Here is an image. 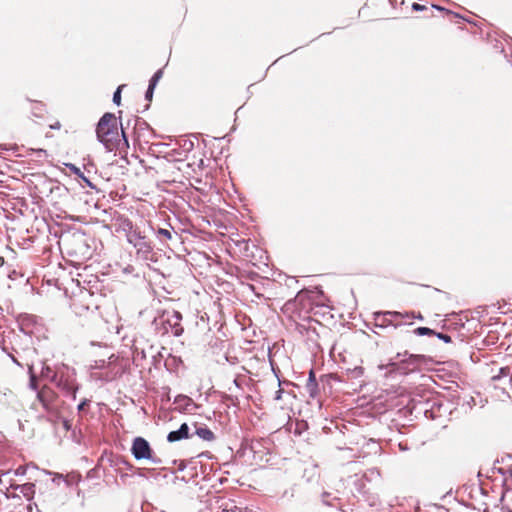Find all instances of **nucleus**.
Returning <instances> with one entry per match:
<instances>
[{
	"mask_svg": "<svg viewBox=\"0 0 512 512\" xmlns=\"http://www.w3.org/2000/svg\"><path fill=\"white\" fill-rule=\"evenodd\" d=\"M156 238L161 243H166L167 241L172 239V230L166 229V228H158L155 231Z\"/></svg>",
	"mask_w": 512,
	"mask_h": 512,
	"instance_id": "17",
	"label": "nucleus"
},
{
	"mask_svg": "<svg viewBox=\"0 0 512 512\" xmlns=\"http://www.w3.org/2000/svg\"><path fill=\"white\" fill-rule=\"evenodd\" d=\"M124 87V85H120L116 91L114 92L113 94V102L116 104V105H120V102H121V90L122 88Z\"/></svg>",
	"mask_w": 512,
	"mask_h": 512,
	"instance_id": "27",
	"label": "nucleus"
},
{
	"mask_svg": "<svg viewBox=\"0 0 512 512\" xmlns=\"http://www.w3.org/2000/svg\"><path fill=\"white\" fill-rule=\"evenodd\" d=\"M43 111H44L43 105L41 103H35V105L33 107V114L36 117H41Z\"/></svg>",
	"mask_w": 512,
	"mask_h": 512,
	"instance_id": "28",
	"label": "nucleus"
},
{
	"mask_svg": "<svg viewBox=\"0 0 512 512\" xmlns=\"http://www.w3.org/2000/svg\"><path fill=\"white\" fill-rule=\"evenodd\" d=\"M233 384L236 388L238 389H242V386H241V379L239 377H236L234 380H233Z\"/></svg>",
	"mask_w": 512,
	"mask_h": 512,
	"instance_id": "39",
	"label": "nucleus"
},
{
	"mask_svg": "<svg viewBox=\"0 0 512 512\" xmlns=\"http://www.w3.org/2000/svg\"><path fill=\"white\" fill-rule=\"evenodd\" d=\"M399 396L403 399V398H406V396H404L403 392H400L399 393Z\"/></svg>",
	"mask_w": 512,
	"mask_h": 512,
	"instance_id": "50",
	"label": "nucleus"
},
{
	"mask_svg": "<svg viewBox=\"0 0 512 512\" xmlns=\"http://www.w3.org/2000/svg\"><path fill=\"white\" fill-rule=\"evenodd\" d=\"M55 373V370H53L51 367L43 364L41 368V377L48 379L51 381V376Z\"/></svg>",
	"mask_w": 512,
	"mask_h": 512,
	"instance_id": "23",
	"label": "nucleus"
},
{
	"mask_svg": "<svg viewBox=\"0 0 512 512\" xmlns=\"http://www.w3.org/2000/svg\"><path fill=\"white\" fill-rule=\"evenodd\" d=\"M377 316L380 317V316H384V314L382 313H377Z\"/></svg>",
	"mask_w": 512,
	"mask_h": 512,
	"instance_id": "52",
	"label": "nucleus"
},
{
	"mask_svg": "<svg viewBox=\"0 0 512 512\" xmlns=\"http://www.w3.org/2000/svg\"><path fill=\"white\" fill-rule=\"evenodd\" d=\"M131 453L136 460H149L153 464H161V459L153 454L149 442L142 438L136 437L132 442Z\"/></svg>",
	"mask_w": 512,
	"mask_h": 512,
	"instance_id": "7",
	"label": "nucleus"
},
{
	"mask_svg": "<svg viewBox=\"0 0 512 512\" xmlns=\"http://www.w3.org/2000/svg\"><path fill=\"white\" fill-rule=\"evenodd\" d=\"M24 474H25V469L23 467H18L15 470V475H24Z\"/></svg>",
	"mask_w": 512,
	"mask_h": 512,
	"instance_id": "42",
	"label": "nucleus"
},
{
	"mask_svg": "<svg viewBox=\"0 0 512 512\" xmlns=\"http://www.w3.org/2000/svg\"><path fill=\"white\" fill-rule=\"evenodd\" d=\"M217 511L212 512H254L250 509H242L236 506L235 502L230 499L216 498L215 501Z\"/></svg>",
	"mask_w": 512,
	"mask_h": 512,
	"instance_id": "9",
	"label": "nucleus"
},
{
	"mask_svg": "<svg viewBox=\"0 0 512 512\" xmlns=\"http://www.w3.org/2000/svg\"><path fill=\"white\" fill-rule=\"evenodd\" d=\"M53 382L67 396L76 398L78 386L76 384V372L73 368L62 364L55 369V373L51 376Z\"/></svg>",
	"mask_w": 512,
	"mask_h": 512,
	"instance_id": "5",
	"label": "nucleus"
},
{
	"mask_svg": "<svg viewBox=\"0 0 512 512\" xmlns=\"http://www.w3.org/2000/svg\"><path fill=\"white\" fill-rule=\"evenodd\" d=\"M30 387L33 389V390H37V385H36V377L34 374H31L30 375Z\"/></svg>",
	"mask_w": 512,
	"mask_h": 512,
	"instance_id": "34",
	"label": "nucleus"
},
{
	"mask_svg": "<svg viewBox=\"0 0 512 512\" xmlns=\"http://www.w3.org/2000/svg\"><path fill=\"white\" fill-rule=\"evenodd\" d=\"M182 314L179 311H164L154 319L155 330L160 335L172 334L179 337L183 334L184 328L181 324Z\"/></svg>",
	"mask_w": 512,
	"mask_h": 512,
	"instance_id": "4",
	"label": "nucleus"
},
{
	"mask_svg": "<svg viewBox=\"0 0 512 512\" xmlns=\"http://www.w3.org/2000/svg\"><path fill=\"white\" fill-rule=\"evenodd\" d=\"M139 357L142 358V359L145 358L146 357L145 352H144V350L138 351V349L135 348L134 360H137Z\"/></svg>",
	"mask_w": 512,
	"mask_h": 512,
	"instance_id": "33",
	"label": "nucleus"
},
{
	"mask_svg": "<svg viewBox=\"0 0 512 512\" xmlns=\"http://www.w3.org/2000/svg\"><path fill=\"white\" fill-rule=\"evenodd\" d=\"M330 494L327 492H324L322 494V502L327 506H333V503L329 500Z\"/></svg>",
	"mask_w": 512,
	"mask_h": 512,
	"instance_id": "31",
	"label": "nucleus"
},
{
	"mask_svg": "<svg viewBox=\"0 0 512 512\" xmlns=\"http://www.w3.org/2000/svg\"><path fill=\"white\" fill-rule=\"evenodd\" d=\"M52 129H60L61 124L59 122H56L54 125L50 126Z\"/></svg>",
	"mask_w": 512,
	"mask_h": 512,
	"instance_id": "45",
	"label": "nucleus"
},
{
	"mask_svg": "<svg viewBox=\"0 0 512 512\" xmlns=\"http://www.w3.org/2000/svg\"><path fill=\"white\" fill-rule=\"evenodd\" d=\"M127 242L136 249V253L139 257L145 260L150 259L153 247L150 240L140 228L127 239Z\"/></svg>",
	"mask_w": 512,
	"mask_h": 512,
	"instance_id": "8",
	"label": "nucleus"
},
{
	"mask_svg": "<svg viewBox=\"0 0 512 512\" xmlns=\"http://www.w3.org/2000/svg\"><path fill=\"white\" fill-rule=\"evenodd\" d=\"M420 399L416 400L415 398L412 401L416 402L417 405L421 404H429L431 402V392L427 390H423V394H418Z\"/></svg>",
	"mask_w": 512,
	"mask_h": 512,
	"instance_id": "22",
	"label": "nucleus"
},
{
	"mask_svg": "<svg viewBox=\"0 0 512 512\" xmlns=\"http://www.w3.org/2000/svg\"><path fill=\"white\" fill-rule=\"evenodd\" d=\"M10 488L18 490L28 500H30L35 493V485L33 483H25L22 485L12 484Z\"/></svg>",
	"mask_w": 512,
	"mask_h": 512,
	"instance_id": "12",
	"label": "nucleus"
},
{
	"mask_svg": "<svg viewBox=\"0 0 512 512\" xmlns=\"http://www.w3.org/2000/svg\"><path fill=\"white\" fill-rule=\"evenodd\" d=\"M189 430V426L186 423H183L178 430L169 432L167 435V441L172 443L188 439L190 437Z\"/></svg>",
	"mask_w": 512,
	"mask_h": 512,
	"instance_id": "11",
	"label": "nucleus"
},
{
	"mask_svg": "<svg viewBox=\"0 0 512 512\" xmlns=\"http://www.w3.org/2000/svg\"><path fill=\"white\" fill-rule=\"evenodd\" d=\"M421 410L424 412L425 415H427V413L429 412L428 409H421Z\"/></svg>",
	"mask_w": 512,
	"mask_h": 512,
	"instance_id": "51",
	"label": "nucleus"
},
{
	"mask_svg": "<svg viewBox=\"0 0 512 512\" xmlns=\"http://www.w3.org/2000/svg\"><path fill=\"white\" fill-rule=\"evenodd\" d=\"M71 307L75 314L82 316L86 312L98 309V303L94 293L89 290H81L72 298Z\"/></svg>",
	"mask_w": 512,
	"mask_h": 512,
	"instance_id": "6",
	"label": "nucleus"
},
{
	"mask_svg": "<svg viewBox=\"0 0 512 512\" xmlns=\"http://www.w3.org/2000/svg\"><path fill=\"white\" fill-rule=\"evenodd\" d=\"M117 374H118V372H113L112 370H109L107 372H99V373L95 372L94 377L99 380L109 382V381L114 380L117 377Z\"/></svg>",
	"mask_w": 512,
	"mask_h": 512,
	"instance_id": "20",
	"label": "nucleus"
},
{
	"mask_svg": "<svg viewBox=\"0 0 512 512\" xmlns=\"http://www.w3.org/2000/svg\"><path fill=\"white\" fill-rule=\"evenodd\" d=\"M52 395H53L52 391L48 388H43L37 394L39 401L42 403L43 407L47 411H49L51 409L50 398L52 397Z\"/></svg>",
	"mask_w": 512,
	"mask_h": 512,
	"instance_id": "13",
	"label": "nucleus"
},
{
	"mask_svg": "<svg viewBox=\"0 0 512 512\" xmlns=\"http://www.w3.org/2000/svg\"><path fill=\"white\" fill-rule=\"evenodd\" d=\"M412 9L414 11H422V10H425L426 7L424 5L419 4V3H413L412 4Z\"/></svg>",
	"mask_w": 512,
	"mask_h": 512,
	"instance_id": "36",
	"label": "nucleus"
},
{
	"mask_svg": "<svg viewBox=\"0 0 512 512\" xmlns=\"http://www.w3.org/2000/svg\"><path fill=\"white\" fill-rule=\"evenodd\" d=\"M307 381H317V380H316V376H315V372H314V370H313V369H311V370L309 371V375H308V379H307Z\"/></svg>",
	"mask_w": 512,
	"mask_h": 512,
	"instance_id": "38",
	"label": "nucleus"
},
{
	"mask_svg": "<svg viewBox=\"0 0 512 512\" xmlns=\"http://www.w3.org/2000/svg\"><path fill=\"white\" fill-rule=\"evenodd\" d=\"M305 389L310 398L315 399L319 395V385L317 381H307Z\"/></svg>",
	"mask_w": 512,
	"mask_h": 512,
	"instance_id": "18",
	"label": "nucleus"
},
{
	"mask_svg": "<svg viewBox=\"0 0 512 512\" xmlns=\"http://www.w3.org/2000/svg\"><path fill=\"white\" fill-rule=\"evenodd\" d=\"M163 76V70L162 69H159L157 70L154 75L151 77L150 81H149V85L150 86H153V87H156L158 82L160 81V79L162 78Z\"/></svg>",
	"mask_w": 512,
	"mask_h": 512,
	"instance_id": "24",
	"label": "nucleus"
},
{
	"mask_svg": "<svg viewBox=\"0 0 512 512\" xmlns=\"http://www.w3.org/2000/svg\"><path fill=\"white\" fill-rule=\"evenodd\" d=\"M135 124H134V134L139 137L140 136V132L141 131H144V130H148L149 126L148 124L144 121V120H141V119H135L134 120Z\"/></svg>",
	"mask_w": 512,
	"mask_h": 512,
	"instance_id": "21",
	"label": "nucleus"
},
{
	"mask_svg": "<svg viewBox=\"0 0 512 512\" xmlns=\"http://www.w3.org/2000/svg\"><path fill=\"white\" fill-rule=\"evenodd\" d=\"M394 398V396H392L390 393H388L386 391V400H385V403H386V412H388V406H392V404H389L390 401H392V399Z\"/></svg>",
	"mask_w": 512,
	"mask_h": 512,
	"instance_id": "35",
	"label": "nucleus"
},
{
	"mask_svg": "<svg viewBox=\"0 0 512 512\" xmlns=\"http://www.w3.org/2000/svg\"><path fill=\"white\" fill-rule=\"evenodd\" d=\"M195 434L205 441H213L215 439L214 433L206 426L204 427H197Z\"/></svg>",
	"mask_w": 512,
	"mask_h": 512,
	"instance_id": "15",
	"label": "nucleus"
},
{
	"mask_svg": "<svg viewBox=\"0 0 512 512\" xmlns=\"http://www.w3.org/2000/svg\"><path fill=\"white\" fill-rule=\"evenodd\" d=\"M5 496H6V498H8V499H9V498H19V496H18L17 494H15V493H10V492H9V489H7V491L5 492Z\"/></svg>",
	"mask_w": 512,
	"mask_h": 512,
	"instance_id": "40",
	"label": "nucleus"
},
{
	"mask_svg": "<svg viewBox=\"0 0 512 512\" xmlns=\"http://www.w3.org/2000/svg\"><path fill=\"white\" fill-rule=\"evenodd\" d=\"M423 362V356L409 354L407 351L397 353L395 357L390 358L386 364V378L393 375H407L417 371Z\"/></svg>",
	"mask_w": 512,
	"mask_h": 512,
	"instance_id": "3",
	"label": "nucleus"
},
{
	"mask_svg": "<svg viewBox=\"0 0 512 512\" xmlns=\"http://www.w3.org/2000/svg\"><path fill=\"white\" fill-rule=\"evenodd\" d=\"M93 367L95 369L103 370L106 368V361L105 360L95 361V365Z\"/></svg>",
	"mask_w": 512,
	"mask_h": 512,
	"instance_id": "32",
	"label": "nucleus"
},
{
	"mask_svg": "<svg viewBox=\"0 0 512 512\" xmlns=\"http://www.w3.org/2000/svg\"><path fill=\"white\" fill-rule=\"evenodd\" d=\"M414 333L416 335H419V336H424V335H435L436 332L430 328H427V327H418L414 330Z\"/></svg>",
	"mask_w": 512,
	"mask_h": 512,
	"instance_id": "25",
	"label": "nucleus"
},
{
	"mask_svg": "<svg viewBox=\"0 0 512 512\" xmlns=\"http://www.w3.org/2000/svg\"><path fill=\"white\" fill-rule=\"evenodd\" d=\"M421 379L423 380V383H421V386H426L427 383L430 381V377L421 375Z\"/></svg>",
	"mask_w": 512,
	"mask_h": 512,
	"instance_id": "41",
	"label": "nucleus"
},
{
	"mask_svg": "<svg viewBox=\"0 0 512 512\" xmlns=\"http://www.w3.org/2000/svg\"><path fill=\"white\" fill-rule=\"evenodd\" d=\"M399 448L401 450H407V446L403 445L402 443H399Z\"/></svg>",
	"mask_w": 512,
	"mask_h": 512,
	"instance_id": "47",
	"label": "nucleus"
},
{
	"mask_svg": "<svg viewBox=\"0 0 512 512\" xmlns=\"http://www.w3.org/2000/svg\"><path fill=\"white\" fill-rule=\"evenodd\" d=\"M174 403L178 404L184 410H189V406L193 404V401L190 397L185 395H178L175 398Z\"/></svg>",
	"mask_w": 512,
	"mask_h": 512,
	"instance_id": "19",
	"label": "nucleus"
},
{
	"mask_svg": "<svg viewBox=\"0 0 512 512\" xmlns=\"http://www.w3.org/2000/svg\"><path fill=\"white\" fill-rule=\"evenodd\" d=\"M385 315H386V316H387V315H396V313H392V312H388V311H386V312H385Z\"/></svg>",
	"mask_w": 512,
	"mask_h": 512,
	"instance_id": "49",
	"label": "nucleus"
},
{
	"mask_svg": "<svg viewBox=\"0 0 512 512\" xmlns=\"http://www.w3.org/2000/svg\"><path fill=\"white\" fill-rule=\"evenodd\" d=\"M364 479L367 481V482H375L377 485H380L381 484V473L378 469H369L365 474H364Z\"/></svg>",
	"mask_w": 512,
	"mask_h": 512,
	"instance_id": "16",
	"label": "nucleus"
},
{
	"mask_svg": "<svg viewBox=\"0 0 512 512\" xmlns=\"http://www.w3.org/2000/svg\"><path fill=\"white\" fill-rule=\"evenodd\" d=\"M399 405L404 406V405H405L404 400H401V401H399V402L396 404V406H399Z\"/></svg>",
	"mask_w": 512,
	"mask_h": 512,
	"instance_id": "48",
	"label": "nucleus"
},
{
	"mask_svg": "<svg viewBox=\"0 0 512 512\" xmlns=\"http://www.w3.org/2000/svg\"><path fill=\"white\" fill-rule=\"evenodd\" d=\"M87 402H88V401H87L86 399H85V400H83V401L78 405L77 409H78L79 411L83 410V409H84V407H85V405H87Z\"/></svg>",
	"mask_w": 512,
	"mask_h": 512,
	"instance_id": "43",
	"label": "nucleus"
},
{
	"mask_svg": "<svg viewBox=\"0 0 512 512\" xmlns=\"http://www.w3.org/2000/svg\"><path fill=\"white\" fill-rule=\"evenodd\" d=\"M491 380L493 382H497L500 380H506L507 382H510L512 380V370L510 367H501L499 369L498 374L493 375L491 377Z\"/></svg>",
	"mask_w": 512,
	"mask_h": 512,
	"instance_id": "14",
	"label": "nucleus"
},
{
	"mask_svg": "<svg viewBox=\"0 0 512 512\" xmlns=\"http://www.w3.org/2000/svg\"><path fill=\"white\" fill-rule=\"evenodd\" d=\"M63 426H64V428H65L66 430H69V429H70V427H71V426H70V423H69V421H68V420H64V421H63Z\"/></svg>",
	"mask_w": 512,
	"mask_h": 512,
	"instance_id": "44",
	"label": "nucleus"
},
{
	"mask_svg": "<svg viewBox=\"0 0 512 512\" xmlns=\"http://www.w3.org/2000/svg\"><path fill=\"white\" fill-rule=\"evenodd\" d=\"M154 89H155V87L148 85L147 91L145 93L146 100H148V101L152 100Z\"/></svg>",
	"mask_w": 512,
	"mask_h": 512,
	"instance_id": "29",
	"label": "nucleus"
},
{
	"mask_svg": "<svg viewBox=\"0 0 512 512\" xmlns=\"http://www.w3.org/2000/svg\"><path fill=\"white\" fill-rule=\"evenodd\" d=\"M283 389H278L275 393L274 399L279 401L282 399Z\"/></svg>",
	"mask_w": 512,
	"mask_h": 512,
	"instance_id": "37",
	"label": "nucleus"
},
{
	"mask_svg": "<svg viewBox=\"0 0 512 512\" xmlns=\"http://www.w3.org/2000/svg\"><path fill=\"white\" fill-rule=\"evenodd\" d=\"M139 229L129 218L120 217L116 222V231L124 233L126 240Z\"/></svg>",
	"mask_w": 512,
	"mask_h": 512,
	"instance_id": "10",
	"label": "nucleus"
},
{
	"mask_svg": "<svg viewBox=\"0 0 512 512\" xmlns=\"http://www.w3.org/2000/svg\"><path fill=\"white\" fill-rule=\"evenodd\" d=\"M435 336H437L440 340L444 341L445 343H450L452 341L451 337L448 334L436 333Z\"/></svg>",
	"mask_w": 512,
	"mask_h": 512,
	"instance_id": "30",
	"label": "nucleus"
},
{
	"mask_svg": "<svg viewBox=\"0 0 512 512\" xmlns=\"http://www.w3.org/2000/svg\"><path fill=\"white\" fill-rule=\"evenodd\" d=\"M96 134L98 140L109 150L119 148L120 142L128 146V139L126 136L125 128L121 124V136L118 130L117 118L112 113H105L99 120L96 128Z\"/></svg>",
	"mask_w": 512,
	"mask_h": 512,
	"instance_id": "1",
	"label": "nucleus"
},
{
	"mask_svg": "<svg viewBox=\"0 0 512 512\" xmlns=\"http://www.w3.org/2000/svg\"><path fill=\"white\" fill-rule=\"evenodd\" d=\"M378 327L382 329V328H384V325L380 324V325H378Z\"/></svg>",
	"mask_w": 512,
	"mask_h": 512,
	"instance_id": "53",
	"label": "nucleus"
},
{
	"mask_svg": "<svg viewBox=\"0 0 512 512\" xmlns=\"http://www.w3.org/2000/svg\"><path fill=\"white\" fill-rule=\"evenodd\" d=\"M69 168L71 169V171H73L74 174L81 177L89 186H92L91 182L83 175V173L81 172V170L78 167H76L73 164H70Z\"/></svg>",
	"mask_w": 512,
	"mask_h": 512,
	"instance_id": "26",
	"label": "nucleus"
},
{
	"mask_svg": "<svg viewBox=\"0 0 512 512\" xmlns=\"http://www.w3.org/2000/svg\"><path fill=\"white\" fill-rule=\"evenodd\" d=\"M432 8L434 9H437V10H440V11H445L444 8L440 7V6H437V5H432Z\"/></svg>",
	"mask_w": 512,
	"mask_h": 512,
	"instance_id": "46",
	"label": "nucleus"
},
{
	"mask_svg": "<svg viewBox=\"0 0 512 512\" xmlns=\"http://www.w3.org/2000/svg\"><path fill=\"white\" fill-rule=\"evenodd\" d=\"M311 308L310 300L308 299L307 293L299 292L296 297L288 301L284 305V311L289 312L292 311L293 315H291V318L296 321L298 319L308 320V325L297 323V330L301 334H305L309 339H312L313 335H317L315 327H313L311 324H319L318 321L312 320L307 314L309 313V310Z\"/></svg>",
	"mask_w": 512,
	"mask_h": 512,
	"instance_id": "2",
	"label": "nucleus"
}]
</instances>
